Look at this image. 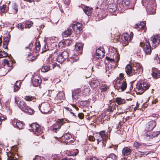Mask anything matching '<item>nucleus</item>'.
<instances>
[{
	"mask_svg": "<svg viewBox=\"0 0 160 160\" xmlns=\"http://www.w3.org/2000/svg\"><path fill=\"white\" fill-rule=\"evenodd\" d=\"M36 59V57L31 55H28V61H32Z\"/></svg>",
	"mask_w": 160,
	"mask_h": 160,
	"instance_id": "6e6d98bb",
	"label": "nucleus"
},
{
	"mask_svg": "<svg viewBox=\"0 0 160 160\" xmlns=\"http://www.w3.org/2000/svg\"><path fill=\"white\" fill-rule=\"evenodd\" d=\"M114 69V67L112 66L111 64H107L105 68V72L107 73H110L113 71Z\"/></svg>",
	"mask_w": 160,
	"mask_h": 160,
	"instance_id": "b1692460",
	"label": "nucleus"
},
{
	"mask_svg": "<svg viewBox=\"0 0 160 160\" xmlns=\"http://www.w3.org/2000/svg\"><path fill=\"white\" fill-rule=\"evenodd\" d=\"M82 26V24L79 23L73 24L72 27L73 30L76 32V34H78L81 32Z\"/></svg>",
	"mask_w": 160,
	"mask_h": 160,
	"instance_id": "f8f14e48",
	"label": "nucleus"
},
{
	"mask_svg": "<svg viewBox=\"0 0 160 160\" xmlns=\"http://www.w3.org/2000/svg\"><path fill=\"white\" fill-rule=\"evenodd\" d=\"M106 59L108 61H110L111 62H113L114 61V59L111 58H110L108 57H106Z\"/></svg>",
	"mask_w": 160,
	"mask_h": 160,
	"instance_id": "69168bd1",
	"label": "nucleus"
},
{
	"mask_svg": "<svg viewBox=\"0 0 160 160\" xmlns=\"http://www.w3.org/2000/svg\"><path fill=\"white\" fill-rule=\"evenodd\" d=\"M15 102L17 106L23 112L31 114L33 113L32 110L29 106L27 105L26 103L23 100H20L18 98H15Z\"/></svg>",
	"mask_w": 160,
	"mask_h": 160,
	"instance_id": "f03ea898",
	"label": "nucleus"
},
{
	"mask_svg": "<svg viewBox=\"0 0 160 160\" xmlns=\"http://www.w3.org/2000/svg\"><path fill=\"white\" fill-rule=\"evenodd\" d=\"M116 85L119 91H124L127 87L126 82L124 79H117L116 81Z\"/></svg>",
	"mask_w": 160,
	"mask_h": 160,
	"instance_id": "39448f33",
	"label": "nucleus"
},
{
	"mask_svg": "<svg viewBox=\"0 0 160 160\" xmlns=\"http://www.w3.org/2000/svg\"><path fill=\"white\" fill-rule=\"evenodd\" d=\"M13 126L19 129H22L24 127V124L21 122L17 121H13L12 122Z\"/></svg>",
	"mask_w": 160,
	"mask_h": 160,
	"instance_id": "5701e85b",
	"label": "nucleus"
},
{
	"mask_svg": "<svg viewBox=\"0 0 160 160\" xmlns=\"http://www.w3.org/2000/svg\"><path fill=\"white\" fill-rule=\"evenodd\" d=\"M58 46L59 47L62 48L66 46L65 44L64 43L63 41H62L59 42L58 44Z\"/></svg>",
	"mask_w": 160,
	"mask_h": 160,
	"instance_id": "052dcab7",
	"label": "nucleus"
},
{
	"mask_svg": "<svg viewBox=\"0 0 160 160\" xmlns=\"http://www.w3.org/2000/svg\"><path fill=\"white\" fill-rule=\"evenodd\" d=\"M133 69L136 72V73H138V74H141L143 71L142 66L138 63L133 64Z\"/></svg>",
	"mask_w": 160,
	"mask_h": 160,
	"instance_id": "4468645a",
	"label": "nucleus"
},
{
	"mask_svg": "<svg viewBox=\"0 0 160 160\" xmlns=\"http://www.w3.org/2000/svg\"><path fill=\"white\" fill-rule=\"evenodd\" d=\"M20 82L17 81L14 87V92H16L18 91L20 88Z\"/></svg>",
	"mask_w": 160,
	"mask_h": 160,
	"instance_id": "c9c22d12",
	"label": "nucleus"
},
{
	"mask_svg": "<svg viewBox=\"0 0 160 160\" xmlns=\"http://www.w3.org/2000/svg\"><path fill=\"white\" fill-rule=\"evenodd\" d=\"M131 149L128 147L123 148L122 150V155L123 156H127L130 154L131 152Z\"/></svg>",
	"mask_w": 160,
	"mask_h": 160,
	"instance_id": "393cba45",
	"label": "nucleus"
},
{
	"mask_svg": "<svg viewBox=\"0 0 160 160\" xmlns=\"http://www.w3.org/2000/svg\"><path fill=\"white\" fill-rule=\"evenodd\" d=\"M8 55L7 52L4 51H0V58L6 57Z\"/></svg>",
	"mask_w": 160,
	"mask_h": 160,
	"instance_id": "603ef678",
	"label": "nucleus"
},
{
	"mask_svg": "<svg viewBox=\"0 0 160 160\" xmlns=\"http://www.w3.org/2000/svg\"><path fill=\"white\" fill-rule=\"evenodd\" d=\"M108 11L110 12H113L117 9V7L115 4H110L108 7Z\"/></svg>",
	"mask_w": 160,
	"mask_h": 160,
	"instance_id": "bb28decb",
	"label": "nucleus"
},
{
	"mask_svg": "<svg viewBox=\"0 0 160 160\" xmlns=\"http://www.w3.org/2000/svg\"><path fill=\"white\" fill-rule=\"evenodd\" d=\"M154 60L155 62L157 63H160V60L158 55H155L154 57Z\"/></svg>",
	"mask_w": 160,
	"mask_h": 160,
	"instance_id": "3c124183",
	"label": "nucleus"
},
{
	"mask_svg": "<svg viewBox=\"0 0 160 160\" xmlns=\"http://www.w3.org/2000/svg\"><path fill=\"white\" fill-rule=\"evenodd\" d=\"M158 135H159V132H154L152 134H151L149 136L151 138L155 137H157Z\"/></svg>",
	"mask_w": 160,
	"mask_h": 160,
	"instance_id": "13d9d810",
	"label": "nucleus"
},
{
	"mask_svg": "<svg viewBox=\"0 0 160 160\" xmlns=\"http://www.w3.org/2000/svg\"><path fill=\"white\" fill-rule=\"evenodd\" d=\"M116 101L117 103L119 105L123 104L125 102V100L124 99L120 97L116 98Z\"/></svg>",
	"mask_w": 160,
	"mask_h": 160,
	"instance_id": "473e14b6",
	"label": "nucleus"
},
{
	"mask_svg": "<svg viewBox=\"0 0 160 160\" xmlns=\"http://www.w3.org/2000/svg\"><path fill=\"white\" fill-rule=\"evenodd\" d=\"M79 59V57L76 55H74L72 57H71L70 58L69 61L71 62H73L76 61Z\"/></svg>",
	"mask_w": 160,
	"mask_h": 160,
	"instance_id": "37998d69",
	"label": "nucleus"
},
{
	"mask_svg": "<svg viewBox=\"0 0 160 160\" xmlns=\"http://www.w3.org/2000/svg\"><path fill=\"white\" fill-rule=\"evenodd\" d=\"M156 122L154 121H151L146 125V130L148 131L152 130L156 126Z\"/></svg>",
	"mask_w": 160,
	"mask_h": 160,
	"instance_id": "dca6fc26",
	"label": "nucleus"
},
{
	"mask_svg": "<svg viewBox=\"0 0 160 160\" xmlns=\"http://www.w3.org/2000/svg\"><path fill=\"white\" fill-rule=\"evenodd\" d=\"M17 150V148L16 146L11 148V160H18V155L16 153Z\"/></svg>",
	"mask_w": 160,
	"mask_h": 160,
	"instance_id": "9d476101",
	"label": "nucleus"
},
{
	"mask_svg": "<svg viewBox=\"0 0 160 160\" xmlns=\"http://www.w3.org/2000/svg\"><path fill=\"white\" fill-rule=\"evenodd\" d=\"M31 131L36 135H41L42 132V129L40 126L37 123H34L31 125Z\"/></svg>",
	"mask_w": 160,
	"mask_h": 160,
	"instance_id": "423d86ee",
	"label": "nucleus"
},
{
	"mask_svg": "<svg viewBox=\"0 0 160 160\" xmlns=\"http://www.w3.org/2000/svg\"><path fill=\"white\" fill-rule=\"evenodd\" d=\"M9 42V39L8 38L5 37L4 38L3 45L5 48H7V45Z\"/></svg>",
	"mask_w": 160,
	"mask_h": 160,
	"instance_id": "79ce46f5",
	"label": "nucleus"
},
{
	"mask_svg": "<svg viewBox=\"0 0 160 160\" xmlns=\"http://www.w3.org/2000/svg\"><path fill=\"white\" fill-rule=\"evenodd\" d=\"M64 108L66 110L69 111L70 113L72 116L74 117H77V116L75 115V114L73 112L74 111L73 110L67 107H65Z\"/></svg>",
	"mask_w": 160,
	"mask_h": 160,
	"instance_id": "58836bf2",
	"label": "nucleus"
},
{
	"mask_svg": "<svg viewBox=\"0 0 160 160\" xmlns=\"http://www.w3.org/2000/svg\"><path fill=\"white\" fill-rule=\"evenodd\" d=\"M106 160H116V156L114 154H111L107 157Z\"/></svg>",
	"mask_w": 160,
	"mask_h": 160,
	"instance_id": "e433bc0d",
	"label": "nucleus"
},
{
	"mask_svg": "<svg viewBox=\"0 0 160 160\" xmlns=\"http://www.w3.org/2000/svg\"><path fill=\"white\" fill-rule=\"evenodd\" d=\"M50 67L49 65L43 66L41 69V71L43 72H48L50 70Z\"/></svg>",
	"mask_w": 160,
	"mask_h": 160,
	"instance_id": "ea45409f",
	"label": "nucleus"
},
{
	"mask_svg": "<svg viewBox=\"0 0 160 160\" xmlns=\"http://www.w3.org/2000/svg\"><path fill=\"white\" fill-rule=\"evenodd\" d=\"M18 28L21 30H22L24 29V27L21 23H20L18 25Z\"/></svg>",
	"mask_w": 160,
	"mask_h": 160,
	"instance_id": "e2e57ef3",
	"label": "nucleus"
},
{
	"mask_svg": "<svg viewBox=\"0 0 160 160\" xmlns=\"http://www.w3.org/2000/svg\"><path fill=\"white\" fill-rule=\"evenodd\" d=\"M78 117L80 119H82L83 118L84 115L83 113H80L78 114Z\"/></svg>",
	"mask_w": 160,
	"mask_h": 160,
	"instance_id": "0e129e2a",
	"label": "nucleus"
},
{
	"mask_svg": "<svg viewBox=\"0 0 160 160\" xmlns=\"http://www.w3.org/2000/svg\"><path fill=\"white\" fill-rule=\"evenodd\" d=\"M9 102H6L5 104V107L7 109V110H9L10 109Z\"/></svg>",
	"mask_w": 160,
	"mask_h": 160,
	"instance_id": "bf43d9fd",
	"label": "nucleus"
},
{
	"mask_svg": "<svg viewBox=\"0 0 160 160\" xmlns=\"http://www.w3.org/2000/svg\"><path fill=\"white\" fill-rule=\"evenodd\" d=\"M39 108L42 113L46 114L50 110V105L48 102L42 103L39 106Z\"/></svg>",
	"mask_w": 160,
	"mask_h": 160,
	"instance_id": "1a4fd4ad",
	"label": "nucleus"
},
{
	"mask_svg": "<svg viewBox=\"0 0 160 160\" xmlns=\"http://www.w3.org/2000/svg\"><path fill=\"white\" fill-rule=\"evenodd\" d=\"M12 8L13 10H14V11H13V13L16 14L18 11V5L16 3H14L12 4Z\"/></svg>",
	"mask_w": 160,
	"mask_h": 160,
	"instance_id": "4c0bfd02",
	"label": "nucleus"
},
{
	"mask_svg": "<svg viewBox=\"0 0 160 160\" xmlns=\"http://www.w3.org/2000/svg\"><path fill=\"white\" fill-rule=\"evenodd\" d=\"M7 7L6 5H3L2 7H1L0 10L2 12H6L7 11Z\"/></svg>",
	"mask_w": 160,
	"mask_h": 160,
	"instance_id": "5fc2aeb1",
	"label": "nucleus"
},
{
	"mask_svg": "<svg viewBox=\"0 0 160 160\" xmlns=\"http://www.w3.org/2000/svg\"><path fill=\"white\" fill-rule=\"evenodd\" d=\"M83 11L85 14L89 16L92 12L91 9L88 7H85L83 9Z\"/></svg>",
	"mask_w": 160,
	"mask_h": 160,
	"instance_id": "f704fd0d",
	"label": "nucleus"
},
{
	"mask_svg": "<svg viewBox=\"0 0 160 160\" xmlns=\"http://www.w3.org/2000/svg\"><path fill=\"white\" fill-rule=\"evenodd\" d=\"M49 50L48 46L47 44L45 42H44V46L42 48V51L43 52H45L47 50Z\"/></svg>",
	"mask_w": 160,
	"mask_h": 160,
	"instance_id": "864d4df0",
	"label": "nucleus"
},
{
	"mask_svg": "<svg viewBox=\"0 0 160 160\" xmlns=\"http://www.w3.org/2000/svg\"><path fill=\"white\" fill-rule=\"evenodd\" d=\"M15 62H16L15 60L11 56V63L12 64V65H11L10 67L11 70L15 66Z\"/></svg>",
	"mask_w": 160,
	"mask_h": 160,
	"instance_id": "8fccbe9b",
	"label": "nucleus"
},
{
	"mask_svg": "<svg viewBox=\"0 0 160 160\" xmlns=\"http://www.w3.org/2000/svg\"><path fill=\"white\" fill-rule=\"evenodd\" d=\"M32 81L33 86L36 87L40 85L41 83V80L38 76H36L32 78Z\"/></svg>",
	"mask_w": 160,
	"mask_h": 160,
	"instance_id": "9b49d317",
	"label": "nucleus"
},
{
	"mask_svg": "<svg viewBox=\"0 0 160 160\" xmlns=\"http://www.w3.org/2000/svg\"><path fill=\"white\" fill-rule=\"evenodd\" d=\"M72 29L68 28L67 30L65 31L62 33V36L63 37H66L69 36L72 33Z\"/></svg>",
	"mask_w": 160,
	"mask_h": 160,
	"instance_id": "c756f323",
	"label": "nucleus"
},
{
	"mask_svg": "<svg viewBox=\"0 0 160 160\" xmlns=\"http://www.w3.org/2000/svg\"><path fill=\"white\" fill-rule=\"evenodd\" d=\"M129 4V0H123L122 2L119 4V6L122 9L125 6H128Z\"/></svg>",
	"mask_w": 160,
	"mask_h": 160,
	"instance_id": "a878e982",
	"label": "nucleus"
},
{
	"mask_svg": "<svg viewBox=\"0 0 160 160\" xmlns=\"http://www.w3.org/2000/svg\"><path fill=\"white\" fill-rule=\"evenodd\" d=\"M135 28H139L138 30H144L146 27V23L145 21L141 22L135 25Z\"/></svg>",
	"mask_w": 160,
	"mask_h": 160,
	"instance_id": "4be33fe9",
	"label": "nucleus"
},
{
	"mask_svg": "<svg viewBox=\"0 0 160 160\" xmlns=\"http://www.w3.org/2000/svg\"><path fill=\"white\" fill-rule=\"evenodd\" d=\"M108 88L109 87L105 84H102L100 87V89L102 91H107Z\"/></svg>",
	"mask_w": 160,
	"mask_h": 160,
	"instance_id": "c03bdc74",
	"label": "nucleus"
},
{
	"mask_svg": "<svg viewBox=\"0 0 160 160\" xmlns=\"http://www.w3.org/2000/svg\"><path fill=\"white\" fill-rule=\"evenodd\" d=\"M65 98L64 93L63 92H59L55 98V100L57 101L59 100H63Z\"/></svg>",
	"mask_w": 160,
	"mask_h": 160,
	"instance_id": "412c9836",
	"label": "nucleus"
},
{
	"mask_svg": "<svg viewBox=\"0 0 160 160\" xmlns=\"http://www.w3.org/2000/svg\"><path fill=\"white\" fill-rule=\"evenodd\" d=\"M78 92H77V91H76L75 92H72V97L74 99L78 98H79V95L78 94Z\"/></svg>",
	"mask_w": 160,
	"mask_h": 160,
	"instance_id": "09e8293b",
	"label": "nucleus"
},
{
	"mask_svg": "<svg viewBox=\"0 0 160 160\" xmlns=\"http://www.w3.org/2000/svg\"><path fill=\"white\" fill-rule=\"evenodd\" d=\"M25 27L29 28L32 27L33 24V22L31 21H27L25 22Z\"/></svg>",
	"mask_w": 160,
	"mask_h": 160,
	"instance_id": "a19ab883",
	"label": "nucleus"
},
{
	"mask_svg": "<svg viewBox=\"0 0 160 160\" xmlns=\"http://www.w3.org/2000/svg\"><path fill=\"white\" fill-rule=\"evenodd\" d=\"M62 138L65 140H67L66 142L68 143H71L73 142V141L72 138V136L69 133L64 134Z\"/></svg>",
	"mask_w": 160,
	"mask_h": 160,
	"instance_id": "aec40b11",
	"label": "nucleus"
},
{
	"mask_svg": "<svg viewBox=\"0 0 160 160\" xmlns=\"http://www.w3.org/2000/svg\"><path fill=\"white\" fill-rule=\"evenodd\" d=\"M133 33L131 32L130 34L125 33L123 34L122 39L123 42H124L122 43L123 46H126L128 44V43L132 39Z\"/></svg>",
	"mask_w": 160,
	"mask_h": 160,
	"instance_id": "0eeeda50",
	"label": "nucleus"
},
{
	"mask_svg": "<svg viewBox=\"0 0 160 160\" xmlns=\"http://www.w3.org/2000/svg\"><path fill=\"white\" fill-rule=\"evenodd\" d=\"M150 86L148 82H143L138 84L137 86V89L141 93H143L148 90Z\"/></svg>",
	"mask_w": 160,
	"mask_h": 160,
	"instance_id": "20e7f679",
	"label": "nucleus"
},
{
	"mask_svg": "<svg viewBox=\"0 0 160 160\" xmlns=\"http://www.w3.org/2000/svg\"><path fill=\"white\" fill-rule=\"evenodd\" d=\"M88 139H89L90 141H93L95 140V138L93 136H89L88 137Z\"/></svg>",
	"mask_w": 160,
	"mask_h": 160,
	"instance_id": "338daca9",
	"label": "nucleus"
},
{
	"mask_svg": "<svg viewBox=\"0 0 160 160\" xmlns=\"http://www.w3.org/2000/svg\"><path fill=\"white\" fill-rule=\"evenodd\" d=\"M68 54L67 51L62 50L60 53L59 51L56 50L52 56H50L47 59V62L49 64L56 61L62 63L68 58Z\"/></svg>",
	"mask_w": 160,
	"mask_h": 160,
	"instance_id": "f257e3e1",
	"label": "nucleus"
},
{
	"mask_svg": "<svg viewBox=\"0 0 160 160\" xmlns=\"http://www.w3.org/2000/svg\"><path fill=\"white\" fill-rule=\"evenodd\" d=\"M83 44L82 43L79 42L77 43L75 46V48L77 51H78L80 52L79 53H81L83 49Z\"/></svg>",
	"mask_w": 160,
	"mask_h": 160,
	"instance_id": "cd10ccee",
	"label": "nucleus"
},
{
	"mask_svg": "<svg viewBox=\"0 0 160 160\" xmlns=\"http://www.w3.org/2000/svg\"><path fill=\"white\" fill-rule=\"evenodd\" d=\"M24 99L27 101H33V102H35L36 99V98L34 96L30 95L25 96Z\"/></svg>",
	"mask_w": 160,
	"mask_h": 160,
	"instance_id": "7c9ffc66",
	"label": "nucleus"
},
{
	"mask_svg": "<svg viewBox=\"0 0 160 160\" xmlns=\"http://www.w3.org/2000/svg\"><path fill=\"white\" fill-rule=\"evenodd\" d=\"M64 43L66 46H69L72 42V41L70 39H67L63 40Z\"/></svg>",
	"mask_w": 160,
	"mask_h": 160,
	"instance_id": "de8ad7c7",
	"label": "nucleus"
},
{
	"mask_svg": "<svg viewBox=\"0 0 160 160\" xmlns=\"http://www.w3.org/2000/svg\"><path fill=\"white\" fill-rule=\"evenodd\" d=\"M65 122H64V120L63 119H60L59 120L58 122H57L58 123H59V125H60V127H61V126Z\"/></svg>",
	"mask_w": 160,
	"mask_h": 160,
	"instance_id": "680f3d73",
	"label": "nucleus"
},
{
	"mask_svg": "<svg viewBox=\"0 0 160 160\" xmlns=\"http://www.w3.org/2000/svg\"><path fill=\"white\" fill-rule=\"evenodd\" d=\"M147 4V8L150 14H154L155 13L156 5L155 0H142Z\"/></svg>",
	"mask_w": 160,
	"mask_h": 160,
	"instance_id": "7ed1b4c3",
	"label": "nucleus"
},
{
	"mask_svg": "<svg viewBox=\"0 0 160 160\" xmlns=\"http://www.w3.org/2000/svg\"><path fill=\"white\" fill-rule=\"evenodd\" d=\"M152 75L154 78H158L160 77V71L157 68H152Z\"/></svg>",
	"mask_w": 160,
	"mask_h": 160,
	"instance_id": "6ab92c4d",
	"label": "nucleus"
},
{
	"mask_svg": "<svg viewBox=\"0 0 160 160\" xmlns=\"http://www.w3.org/2000/svg\"><path fill=\"white\" fill-rule=\"evenodd\" d=\"M142 145V144L140 142L136 141L133 144V146L136 148H140L141 146Z\"/></svg>",
	"mask_w": 160,
	"mask_h": 160,
	"instance_id": "49530a36",
	"label": "nucleus"
},
{
	"mask_svg": "<svg viewBox=\"0 0 160 160\" xmlns=\"http://www.w3.org/2000/svg\"><path fill=\"white\" fill-rule=\"evenodd\" d=\"M150 153V152L149 151L144 152L138 151L136 153V155L137 156H138L139 157H141L142 156H144V155H147Z\"/></svg>",
	"mask_w": 160,
	"mask_h": 160,
	"instance_id": "72a5a7b5",
	"label": "nucleus"
},
{
	"mask_svg": "<svg viewBox=\"0 0 160 160\" xmlns=\"http://www.w3.org/2000/svg\"><path fill=\"white\" fill-rule=\"evenodd\" d=\"M91 84L92 85L93 84L94 85V86H93V87H94L98 86L99 83L97 81L92 80L91 82Z\"/></svg>",
	"mask_w": 160,
	"mask_h": 160,
	"instance_id": "4d7b16f0",
	"label": "nucleus"
},
{
	"mask_svg": "<svg viewBox=\"0 0 160 160\" xmlns=\"http://www.w3.org/2000/svg\"><path fill=\"white\" fill-rule=\"evenodd\" d=\"M103 50V49L102 48H99L96 50L95 56L97 58H102L104 56L105 52Z\"/></svg>",
	"mask_w": 160,
	"mask_h": 160,
	"instance_id": "ddd939ff",
	"label": "nucleus"
},
{
	"mask_svg": "<svg viewBox=\"0 0 160 160\" xmlns=\"http://www.w3.org/2000/svg\"><path fill=\"white\" fill-rule=\"evenodd\" d=\"M110 130L108 132H107L106 133H105L104 131H102L100 132L98 134L99 135V137H101L103 139V142H106V140L108 138L109 136H110Z\"/></svg>",
	"mask_w": 160,
	"mask_h": 160,
	"instance_id": "2eb2a0df",
	"label": "nucleus"
},
{
	"mask_svg": "<svg viewBox=\"0 0 160 160\" xmlns=\"http://www.w3.org/2000/svg\"><path fill=\"white\" fill-rule=\"evenodd\" d=\"M90 89L89 86L85 85L83 87V92L85 95H88L89 94Z\"/></svg>",
	"mask_w": 160,
	"mask_h": 160,
	"instance_id": "2f4dec72",
	"label": "nucleus"
},
{
	"mask_svg": "<svg viewBox=\"0 0 160 160\" xmlns=\"http://www.w3.org/2000/svg\"><path fill=\"white\" fill-rule=\"evenodd\" d=\"M140 45L143 48L145 54L149 55L151 52V47L149 42L146 40L145 42H140Z\"/></svg>",
	"mask_w": 160,
	"mask_h": 160,
	"instance_id": "6e6552de",
	"label": "nucleus"
},
{
	"mask_svg": "<svg viewBox=\"0 0 160 160\" xmlns=\"http://www.w3.org/2000/svg\"><path fill=\"white\" fill-rule=\"evenodd\" d=\"M4 63L5 64H6L8 67L9 66V61L7 59H5L4 60Z\"/></svg>",
	"mask_w": 160,
	"mask_h": 160,
	"instance_id": "774afa93",
	"label": "nucleus"
},
{
	"mask_svg": "<svg viewBox=\"0 0 160 160\" xmlns=\"http://www.w3.org/2000/svg\"><path fill=\"white\" fill-rule=\"evenodd\" d=\"M96 138L98 142V144L99 142H101L102 141V143L104 144L105 142H103V139L101 138V137H99V135L97 134V135L96 136Z\"/></svg>",
	"mask_w": 160,
	"mask_h": 160,
	"instance_id": "a18cd8bd",
	"label": "nucleus"
},
{
	"mask_svg": "<svg viewBox=\"0 0 160 160\" xmlns=\"http://www.w3.org/2000/svg\"><path fill=\"white\" fill-rule=\"evenodd\" d=\"M151 40L155 46L158 45L160 43V35L152 36L151 38Z\"/></svg>",
	"mask_w": 160,
	"mask_h": 160,
	"instance_id": "a211bd4d",
	"label": "nucleus"
},
{
	"mask_svg": "<svg viewBox=\"0 0 160 160\" xmlns=\"http://www.w3.org/2000/svg\"><path fill=\"white\" fill-rule=\"evenodd\" d=\"M60 128V125H59V123H58L57 122L53 125L51 129L53 131L56 132L58 131Z\"/></svg>",
	"mask_w": 160,
	"mask_h": 160,
	"instance_id": "c85d7f7f",
	"label": "nucleus"
},
{
	"mask_svg": "<svg viewBox=\"0 0 160 160\" xmlns=\"http://www.w3.org/2000/svg\"><path fill=\"white\" fill-rule=\"evenodd\" d=\"M125 71L127 74L128 75L131 74H135L136 72L133 69V66L131 65L128 64L127 65L125 68Z\"/></svg>",
	"mask_w": 160,
	"mask_h": 160,
	"instance_id": "f3484780",
	"label": "nucleus"
}]
</instances>
